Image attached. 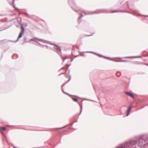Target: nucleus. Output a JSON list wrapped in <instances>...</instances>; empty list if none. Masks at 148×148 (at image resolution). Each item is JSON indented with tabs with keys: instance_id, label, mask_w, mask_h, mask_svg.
<instances>
[{
	"instance_id": "obj_1",
	"label": "nucleus",
	"mask_w": 148,
	"mask_h": 148,
	"mask_svg": "<svg viewBox=\"0 0 148 148\" xmlns=\"http://www.w3.org/2000/svg\"><path fill=\"white\" fill-rule=\"evenodd\" d=\"M137 143L134 141H130L125 142L117 146L116 148H129V147H136Z\"/></svg>"
},
{
	"instance_id": "obj_39",
	"label": "nucleus",
	"mask_w": 148,
	"mask_h": 148,
	"mask_svg": "<svg viewBox=\"0 0 148 148\" xmlns=\"http://www.w3.org/2000/svg\"><path fill=\"white\" fill-rule=\"evenodd\" d=\"M74 10L75 12H77V11H76V10Z\"/></svg>"
},
{
	"instance_id": "obj_23",
	"label": "nucleus",
	"mask_w": 148,
	"mask_h": 148,
	"mask_svg": "<svg viewBox=\"0 0 148 148\" xmlns=\"http://www.w3.org/2000/svg\"><path fill=\"white\" fill-rule=\"evenodd\" d=\"M66 65L67 66L66 67V70H68L69 67L71 65V64H66Z\"/></svg>"
},
{
	"instance_id": "obj_14",
	"label": "nucleus",
	"mask_w": 148,
	"mask_h": 148,
	"mask_svg": "<svg viewBox=\"0 0 148 148\" xmlns=\"http://www.w3.org/2000/svg\"><path fill=\"white\" fill-rule=\"evenodd\" d=\"M113 61H114L115 62H127L128 61L127 60H121V61H118V60H113Z\"/></svg>"
},
{
	"instance_id": "obj_6",
	"label": "nucleus",
	"mask_w": 148,
	"mask_h": 148,
	"mask_svg": "<svg viewBox=\"0 0 148 148\" xmlns=\"http://www.w3.org/2000/svg\"><path fill=\"white\" fill-rule=\"evenodd\" d=\"M35 39L36 40H39L40 41L42 42H43L44 43H49V41H46V40H43L42 39H38L37 38H33L31 39L30 40V41H33L36 42V41L34 40Z\"/></svg>"
},
{
	"instance_id": "obj_16",
	"label": "nucleus",
	"mask_w": 148,
	"mask_h": 148,
	"mask_svg": "<svg viewBox=\"0 0 148 148\" xmlns=\"http://www.w3.org/2000/svg\"><path fill=\"white\" fill-rule=\"evenodd\" d=\"M133 63L134 64H141L142 63L140 62H134Z\"/></svg>"
},
{
	"instance_id": "obj_25",
	"label": "nucleus",
	"mask_w": 148,
	"mask_h": 148,
	"mask_svg": "<svg viewBox=\"0 0 148 148\" xmlns=\"http://www.w3.org/2000/svg\"><path fill=\"white\" fill-rule=\"evenodd\" d=\"M61 56H62L61 55ZM62 60H63V62L62 63H63L64 61V60H65V59L64 58L62 57Z\"/></svg>"
},
{
	"instance_id": "obj_9",
	"label": "nucleus",
	"mask_w": 148,
	"mask_h": 148,
	"mask_svg": "<svg viewBox=\"0 0 148 148\" xmlns=\"http://www.w3.org/2000/svg\"><path fill=\"white\" fill-rule=\"evenodd\" d=\"M126 12L129 13H130L129 12L124 11H117L116 10H113L110 12L111 13H114L115 12Z\"/></svg>"
},
{
	"instance_id": "obj_31",
	"label": "nucleus",
	"mask_w": 148,
	"mask_h": 148,
	"mask_svg": "<svg viewBox=\"0 0 148 148\" xmlns=\"http://www.w3.org/2000/svg\"><path fill=\"white\" fill-rule=\"evenodd\" d=\"M76 48L78 49V50H79V47H78V46H77V47H76Z\"/></svg>"
},
{
	"instance_id": "obj_19",
	"label": "nucleus",
	"mask_w": 148,
	"mask_h": 148,
	"mask_svg": "<svg viewBox=\"0 0 148 148\" xmlns=\"http://www.w3.org/2000/svg\"><path fill=\"white\" fill-rule=\"evenodd\" d=\"M62 92H63L65 94H66V95H70V94H68V93H66V92H64V90L62 89Z\"/></svg>"
},
{
	"instance_id": "obj_45",
	"label": "nucleus",
	"mask_w": 148,
	"mask_h": 148,
	"mask_svg": "<svg viewBox=\"0 0 148 148\" xmlns=\"http://www.w3.org/2000/svg\"><path fill=\"white\" fill-rule=\"evenodd\" d=\"M11 145H12V146H13V145H13L12 144V143H11Z\"/></svg>"
},
{
	"instance_id": "obj_35",
	"label": "nucleus",
	"mask_w": 148,
	"mask_h": 148,
	"mask_svg": "<svg viewBox=\"0 0 148 148\" xmlns=\"http://www.w3.org/2000/svg\"><path fill=\"white\" fill-rule=\"evenodd\" d=\"M73 123H71V125H73Z\"/></svg>"
},
{
	"instance_id": "obj_38",
	"label": "nucleus",
	"mask_w": 148,
	"mask_h": 148,
	"mask_svg": "<svg viewBox=\"0 0 148 148\" xmlns=\"http://www.w3.org/2000/svg\"><path fill=\"white\" fill-rule=\"evenodd\" d=\"M73 59H71V62H72L73 61Z\"/></svg>"
},
{
	"instance_id": "obj_43",
	"label": "nucleus",
	"mask_w": 148,
	"mask_h": 148,
	"mask_svg": "<svg viewBox=\"0 0 148 148\" xmlns=\"http://www.w3.org/2000/svg\"><path fill=\"white\" fill-rule=\"evenodd\" d=\"M14 0H13V4H14Z\"/></svg>"
},
{
	"instance_id": "obj_24",
	"label": "nucleus",
	"mask_w": 148,
	"mask_h": 148,
	"mask_svg": "<svg viewBox=\"0 0 148 148\" xmlns=\"http://www.w3.org/2000/svg\"><path fill=\"white\" fill-rule=\"evenodd\" d=\"M71 79V75H69V79L66 82L68 83L69 82Z\"/></svg>"
},
{
	"instance_id": "obj_11",
	"label": "nucleus",
	"mask_w": 148,
	"mask_h": 148,
	"mask_svg": "<svg viewBox=\"0 0 148 148\" xmlns=\"http://www.w3.org/2000/svg\"><path fill=\"white\" fill-rule=\"evenodd\" d=\"M125 94H126L127 95H128L130 96L131 97H132V98L134 97V95L132 94L130 92H125Z\"/></svg>"
},
{
	"instance_id": "obj_18",
	"label": "nucleus",
	"mask_w": 148,
	"mask_h": 148,
	"mask_svg": "<svg viewBox=\"0 0 148 148\" xmlns=\"http://www.w3.org/2000/svg\"><path fill=\"white\" fill-rule=\"evenodd\" d=\"M72 99L75 102L77 101L78 100V99L76 98H73Z\"/></svg>"
},
{
	"instance_id": "obj_7",
	"label": "nucleus",
	"mask_w": 148,
	"mask_h": 148,
	"mask_svg": "<svg viewBox=\"0 0 148 148\" xmlns=\"http://www.w3.org/2000/svg\"><path fill=\"white\" fill-rule=\"evenodd\" d=\"M132 107L131 106H129L127 108V111L126 112V116H127L129 115L131 110V109Z\"/></svg>"
},
{
	"instance_id": "obj_33",
	"label": "nucleus",
	"mask_w": 148,
	"mask_h": 148,
	"mask_svg": "<svg viewBox=\"0 0 148 148\" xmlns=\"http://www.w3.org/2000/svg\"><path fill=\"white\" fill-rule=\"evenodd\" d=\"M25 27H27V24H25Z\"/></svg>"
},
{
	"instance_id": "obj_15",
	"label": "nucleus",
	"mask_w": 148,
	"mask_h": 148,
	"mask_svg": "<svg viewBox=\"0 0 148 148\" xmlns=\"http://www.w3.org/2000/svg\"><path fill=\"white\" fill-rule=\"evenodd\" d=\"M121 73L119 71H118L116 73V76L118 77H119L121 75Z\"/></svg>"
},
{
	"instance_id": "obj_13",
	"label": "nucleus",
	"mask_w": 148,
	"mask_h": 148,
	"mask_svg": "<svg viewBox=\"0 0 148 148\" xmlns=\"http://www.w3.org/2000/svg\"><path fill=\"white\" fill-rule=\"evenodd\" d=\"M6 130V128L5 127H0V131H5Z\"/></svg>"
},
{
	"instance_id": "obj_46",
	"label": "nucleus",
	"mask_w": 148,
	"mask_h": 148,
	"mask_svg": "<svg viewBox=\"0 0 148 148\" xmlns=\"http://www.w3.org/2000/svg\"><path fill=\"white\" fill-rule=\"evenodd\" d=\"M3 15H2L0 14V16H2Z\"/></svg>"
},
{
	"instance_id": "obj_29",
	"label": "nucleus",
	"mask_w": 148,
	"mask_h": 148,
	"mask_svg": "<svg viewBox=\"0 0 148 148\" xmlns=\"http://www.w3.org/2000/svg\"><path fill=\"white\" fill-rule=\"evenodd\" d=\"M66 83H67L66 82H65V83H64L62 86V87H63V86H64V84H66Z\"/></svg>"
},
{
	"instance_id": "obj_12",
	"label": "nucleus",
	"mask_w": 148,
	"mask_h": 148,
	"mask_svg": "<svg viewBox=\"0 0 148 148\" xmlns=\"http://www.w3.org/2000/svg\"><path fill=\"white\" fill-rule=\"evenodd\" d=\"M83 16V15L82 14H81L80 16L77 19V22L78 24H79L81 21V20H80V19L82 18Z\"/></svg>"
},
{
	"instance_id": "obj_5",
	"label": "nucleus",
	"mask_w": 148,
	"mask_h": 148,
	"mask_svg": "<svg viewBox=\"0 0 148 148\" xmlns=\"http://www.w3.org/2000/svg\"><path fill=\"white\" fill-rule=\"evenodd\" d=\"M49 43L48 44H49L50 45H52L54 46V48L55 49H56L57 50V52L59 54H61V49L60 47H59L57 45H56V44H54V43H52L50 42L49 41Z\"/></svg>"
},
{
	"instance_id": "obj_20",
	"label": "nucleus",
	"mask_w": 148,
	"mask_h": 148,
	"mask_svg": "<svg viewBox=\"0 0 148 148\" xmlns=\"http://www.w3.org/2000/svg\"><path fill=\"white\" fill-rule=\"evenodd\" d=\"M80 113L79 114V115L81 114V112H82V106H80Z\"/></svg>"
},
{
	"instance_id": "obj_34",
	"label": "nucleus",
	"mask_w": 148,
	"mask_h": 148,
	"mask_svg": "<svg viewBox=\"0 0 148 148\" xmlns=\"http://www.w3.org/2000/svg\"><path fill=\"white\" fill-rule=\"evenodd\" d=\"M13 147H14V148H16V147L14 145H13Z\"/></svg>"
},
{
	"instance_id": "obj_30",
	"label": "nucleus",
	"mask_w": 148,
	"mask_h": 148,
	"mask_svg": "<svg viewBox=\"0 0 148 148\" xmlns=\"http://www.w3.org/2000/svg\"><path fill=\"white\" fill-rule=\"evenodd\" d=\"M64 58V59H66L68 57H67V56H65V57Z\"/></svg>"
},
{
	"instance_id": "obj_32",
	"label": "nucleus",
	"mask_w": 148,
	"mask_h": 148,
	"mask_svg": "<svg viewBox=\"0 0 148 148\" xmlns=\"http://www.w3.org/2000/svg\"><path fill=\"white\" fill-rule=\"evenodd\" d=\"M14 8H15L16 9H17L18 10V8H16V7H15V5H14Z\"/></svg>"
},
{
	"instance_id": "obj_36",
	"label": "nucleus",
	"mask_w": 148,
	"mask_h": 148,
	"mask_svg": "<svg viewBox=\"0 0 148 148\" xmlns=\"http://www.w3.org/2000/svg\"><path fill=\"white\" fill-rule=\"evenodd\" d=\"M64 69V67H63L61 69Z\"/></svg>"
},
{
	"instance_id": "obj_26",
	"label": "nucleus",
	"mask_w": 148,
	"mask_h": 148,
	"mask_svg": "<svg viewBox=\"0 0 148 148\" xmlns=\"http://www.w3.org/2000/svg\"><path fill=\"white\" fill-rule=\"evenodd\" d=\"M27 38L26 37H25V38H24V42H27V41H26V40Z\"/></svg>"
},
{
	"instance_id": "obj_37",
	"label": "nucleus",
	"mask_w": 148,
	"mask_h": 148,
	"mask_svg": "<svg viewBox=\"0 0 148 148\" xmlns=\"http://www.w3.org/2000/svg\"><path fill=\"white\" fill-rule=\"evenodd\" d=\"M68 73H70V70H68Z\"/></svg>"
},
{
	"instance_id": "obj_22",
	"label": "nucleus",
	"mask_w": 148,
	"mask_h": 148,
	"mask_svg": "<svg viewBox=\"0 0 148 148\" xmlns=\"http://www.w3.org/2000/svg\"><path fill=\"white\" fill-rule=\"evenodd\" d=\"M10 26H10L8 27H6L2 30H0V31H2L3 30L6 29L10 27Z\"/></svg>"
},
{
	"instance_id": "obj_17",
	"label": "nucleus",
	"mask_w": 148,
	"mask_h": 148,
	"mask_svg": "<svg viewBox=\"0 0 148 148\" xmlns=\"http://www.w3.org/2000/svg\"><path fill=\"white\" fill-rule=\"evenodd\" d=\"M86 53H93L96 54V55H99V54H98V53H95V52H92V51H86Z\"/></svg>"
},
{
	"instance_id": "obj_21",
	"label": "nucleus",
	"mask_w": 148,
	"mask_h": 148,
	"mask_svg": "<svg viewBox=\"0 0 148 148\" xmlns=\"http://www.w3.org/2000/svg\"><path fill=\"white\" fill-rule=\"evenodd\" d=\"M67 70H66V71H65V72H64V73H61L60 74H59V76L60 75H62V74H64L65 73H66V71H67Z\"/></svg>"
},
{
	"instance_id": "obj_2",
	"label": "nucleus",
	"mask_w": 148,
	"mask_h": 148,
	"mask_svg": "<svg viewBox=\"0 0 148 148\" xmlns=\"http://www.w3.org/2000/svg\"><path fill=\"white\" fill-rule=\"evenodd\" d=\"M136 143V146L138 145L141 148H148V137L146 138L145 140L141 139H139L137 142L134 140Z\"/></svg>"
},
{
	"instance_id": "obj_10",
	"label": "nucleus",
	"mask_w": 148,
	"mask_h": 148,
	"mask_svg": "<svg viewBox=\"0 0 148 148\" xmlns=\"http://www.w3.org/2000/svg\"><path fill=\"white\" fill-rule=\"evenodd\" d=\"M99 56H101V57H103L104 58L106 59H108L109 60H113L111 58H110V57H106V56H103V55H101V54H99Z\"/></svg>"
},
{
	"instance_id": "obj_40",
	"label": "nucleus",
	"mask_w": 148,
	"mask_h": 148,
	"mask_svg": "<svg viewBox=\"0 0 148 148\" xmlns=\"http://www.w3.org/2000/svg\"><path fill=\"white\" fill-rule=\"evenodd\" d=\"M42 20V21H43L45 23V21L44 20Z\"/></svg>"
},
{
	"instance_id": "obj_4",
	"label": "nucleus",
	"mask_w": 148,
	"mask_h": 148,
	"mask_svg": "<svg viewBox=\"0 0 148 148\" xmlns=\"http://www.w3.org/2000/svg\"><path fill=\"white\" fill-rule=\"evenodd\" d=\"M108 12L109 11L106 9H101L97 10L94 12L84 11L83 12L86 15H87L90 14H93L94 13L98 14L101 13H103Z\"/></svg>"
},
{
	"instance_id": "obj_42",
	"label": "nucleus",
	"mask_w": 148,
	"mask_h": 148,
	"mask_svg": "<svg viewBox=\"0 0 148 148\" xmlns=\"http://www.w3.org/2000/svg\"><path fill=\"white\" fill-rule=\"evenodd\" d=\"M90 100V101H93V100Z\"/></svg>"
},
{
	"instance_id": "obj_44",
	"label": "nucleus",
	"mask_w": 148,
	"mask_h": 148,
	"mask_svg": "<svg viewBox=\"0 0 148 148\" xmlns=\"http://www.w3.org/2000/svg\"><path fill=\"white\" fill-rule=\"evenodd\" d=\"M145 16V17H148V16Z\"/></svg>"
},
{
	"instance_id": "obj_3",
	"label": "nucleus",
	"mask_w": 148,
	"mask_h": 148,
	"mask_svg": "<svg viewBox=\"0 0 148 148\" xmlns=\"http://www.w3.org/2000/svg\"><path fill=\"white\" fill-rule=\"evenodd\" d=\"M20 28L21 29V31L20 32V33H19L18 36L17 38V39L16 40L13 41V40H3V41L4 42H5V43L8 42L9 41L12 42H15V43L17 42L18 41L19 39L22 37V35H23V34H24V31H25V28H24V27L23 26V25L22 24H21V25Z\"/></svg>"
},
{
	"instance_id": "obj_28",
	"label": "nucleus",
	"mask_w": 148,
	"mask_h": 148,
	"mask_svg": "<svg viewBox=\"0 0 148 148\" xmlns=\"http://www.w3.org/2000/svg\"><path fill=\"white\" fill-rule=\"evenodd\" d=\"M24 14H25L27 16H28V14L26 12Z\"/></svg>"
},
{
	"instance_id": "obj_27",
	"label": "nucleus",
	"mask_w": 148,
	"mask_h": 148,
	"mask_svg": "<svg viewBox=\"0 0 148 148\" xmlns=\"http://www.w3.org/2000/svg\"><path fill=\"white\" fill-rule=\"evenodd\" d=\"M92 35V34L90 35H86V36H91Z\"/></svg>"
},
{
	"instance_id": "obj_8",
	"label": "nucleus",
	"mask_w": 148,
	"mask_h": 148,
	"mask_svg": "<svg viewBox=\"0 0 148 148\" xmlns=\"http://www.w3.org/2000/svg\"><path fill=\"white\" fill-rule=\"evenodd\" d=\"M142 56H128V57H125L124 58H130L132 59V58H141Z\"/></svg>"
},
{
	"instance_id": "obj_41",
	"label": "nucleus",
	"mask_w": 148,
	"mask_h": 148,
	"mask_svg": "<svg viewBox=\"0 0 148 148\" xmlns=\"http://www.w3.org/2000/svg\"><path fill=\"white\" fill-rule=\"evenodd\" d=\"M81 56H84V54H82V55H81Z\"/></svg>"
}]
</instances>
